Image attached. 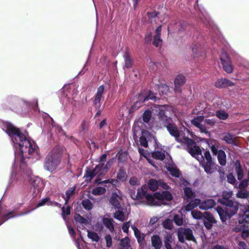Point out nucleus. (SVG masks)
Here are the masks:
<instances>
[{
  "instance_id": "nucleus-34",
  "label": "nucleus",
  "mask_w": 249,
  "mask_h": 249,
  "mask_svg": "<svg viewBox=\"0 0 249 249\" xmlns=\"http://www.w3.org/2000/svg\"><path fill=\"white\" fill-rule=\"evenodd\" d=\"M127 177V176L124 168L121 167L117 175V179L120 181L124 182L126 180Z\"/></svg>"
},
{
  "instance_id": "nucleus-10",
  "label": "nucleus",
  "mask_w": 249,
  "mask_h": 249,
  "mask_svg": "<svg viewBox=\"0 0 249 249\" xmlns=\"http://www.w3.org/2000/svg\"><path fill=\"white\" fill-rule=\"evenodd\" d=\"M173 196L168 191H163L161 192H157L154 193V200L155 204L153 206H160L163 204V201L165 200L167 201L173 199Z\"/></svg>"
},
{
  "instance_id": "nucleus-14",
  "label": "nucleus",
  "mask_w": 249,
  "mask_h": 249,
  "mask_svg": "<svg viewBox=\"0 0 249 249\" xmlns=\"http://www.w3.org/2000/svg\"><path fill=\"white\" fill-rule=\"evenodd\" d=\"M156 108L158 119L165 127L173 122L172 119L165 115L166 109L164 106L158 105Z\"/></svg>"
},
{
  "instance_id": "nucleus-35",
  "label": "nucleus",
  "mask_w": 249,
  "mask_h": 249,
  "mask_svg": "<svg viewBox=\"0 0 249 249\" xmlns=\"http://www.w3.org/2000/svg\"><path fill=\"white\" fill-rule=\"evenodd\" d=\"M217 155V159L219 164L222 166H224L226 164V155L224 151L222 150H219V153Z\"/></svg>"
},
{
  "instance_id": "nucleus-48",
  "label": "nucleus",
  "mask_w": 249,
  "mask_h": 249,
  "mask_svg": "<svg viewBox=\"0 0 249 249\" xmlns=\"http://www.w3.org/2000/svg\"><path fill=\"white\" fill-rule=\"evenodd\" d=\"M178 142L185 143L187 147H192L193 145L196 144V143L192 139L186 137H183L181 140H179Z\"/></svg>"
},
{
  "instance_id": "nucleus-30",
  "label": "nucleus",
  "mask_w": 249,
  "mask_h": 249,
  "mask_svg": "<svg viewBox=\"0 0 249 249\" xmlns=\"http://www.w3.org/2000/svg\"><path fill=\"white\" fill-rule=\"evenodd\" d=\"M152 246L155 249H160L162 247V241L158 235H153L151 237Z\"/></svg>"
},
{
  "instance_id": "nucleus-26",
  "label": "nucleus",
  "mask_w": 249,
  "mask_h": 249,
  "mask_svg": "<svg viewBox=\"0 0 249 249\" xmlns=\"http://www.w3.org/2000/svg\"><path fill=\"white\" fill-rule=\"evenodd\" d=\"M183 192L184 194V199L186 201H189V200L194 199L196 197V192L189 187H184L183 188Z\"/></svg>"
},
{
  "instance_id": "nucleus-47",
  "label": "nucleus",
  "mask_w": 249,
  "mask_h": 249,
  "mask_svg": "<svg viewBox=\"0 0 249 249\" xmlns=\"http://www.w3.org/2000/svg\"><path fill=\"white\" fill-rule=\"evenodd\" d=\"M81 204L83 208L87 211H90L93 208V204L92 202L88 199L83 200L82 201Z\"/></svg>"
},
{
  "instance_id": "nucleus-9",
  "label": "nucleus",
  "mask_w": 249,
  "mask_h": 249,
  "mask_svg": "<svg viewBox=\"0 0 249 249\" xmlns=\"http://www.w3.org/2000/svg\"><path fill=\"white\" fill-rule=\"evenodd\" d=\"M107 173L105 167L104 163H100L97 165L92 170H87L84 175V177L89 178V180L92 179L95 176L98 175L102 176Z\"/></svg>"
},
{
  "instance_id": "nucleus-42",
  "label": "nucleus",
  "mask_w": 249,
  "mask_h": 249,
  "mask_svg": "<svg viewBox=\"0 0 249 249\" xmlns=\"http://www.w3.org/2000/svg\"><path fill=\"white\" fill-rule=\"evenodd\" d=\"M106 192V189L103 187H97L93 188L91 191L92 194L94 196H99L104 194Z\"/></svg>"
},
{
  "instance_id": "nucleus-63",
  "label": "nucleus",
  "mask_w": 249,
  "mask_h": 249,
  "mask_svg": "<svg viewBox=\"0 0 249 249\" xmlns=\"http://www.w3.org/2000/svg\"><path fill=\"white\" fill-rule=\"evenodd\" d=\"M227 181L232 185L236 184V179L233 175L231 173L227 175Z\"/></svg>"
},
{
  "instance_id": "nucleus-27",
  "label": "nucleus",
  "mask_w": 249,
  "mask_h": 249,
  "mask_svg": "<svg viewBox=\"0 0 249 249\" xmlns=\"http://www.w3.org/2000/svg\"><path fill=\"white\" fill-rule=\"evenodd\" d=\"M46 204L48 206H58L59 205V204L58 202L51 201L49 197H46L41 199L39 201L37 204L36 207L38 208L41 206H44Z\"/></svg>"
},
{
  "instance_id": "nucleus-56",
  "label": "nucleus",
  "mask_w": 249,
  "mask_h": 249,
  "mask_svg": "<svg viewBox=\"0 0 249 249\" xmlns=\"http://www.w3.org/2000/svg\"><path fill=\"white\" fill-rule=\"evenodd\" d=\"M241 182L239 183L237 188L239 189L247 190L246 188L249 185V179H244L241 180Z\"/></svg>"
},
{
  "instance_id": "nucleus-1",
  "label": "nucleus",
  "mask_w": 249,
  "mask_h": 249,
  "mask_svg": "<svg viewBox=\"0 0 249 249\" xmlns=\"http://www.w3.org/2000/svg\"><path fill=\"white\" fill-rule=\"evenodd\" d=\"M2 129L11 139L15 149V162L12 166L9 185L20 186L28 180L31 185L37 191L43 187L41 178L33 176L31 169L27 168L25 159L37 152L38 147L35 142L22 134L20 130L9 122L1 124Z\"/></svg>"
},
{
  "instance_id": "nucleus-11",
  "label": "nucleus",
  "mask_w": 249,
  "mask_h": 249,
  "mask_svg": "<svg viewBox=\"0 0 249 249\" xmlns=\"http://www.w3.org/2000/svg\"><path fill=\"white\" fill-rule=\"evenodd\" d=\"M220 60L224 70L228 73L232 72L233 66L231 60L227 53L224 50H222L221 51Z\"/></svg>"
},
{
  "instance_id": "nucleus-3",
  "label": "nucleus",
  "mask_w": 249,
  "mask_h": 249,
  "mask_svg": "<svg viewBox=\"0 0 249 249\" xmlns=\"http://www.w3.org/2000/svg\"><path fill=\"white\" fill-rule=\"evenodd\" d=\"M61 155L62 151L59 147H54L45 159L44 163L45 170L50 172L54 171L61 162Z\"/></svg>"
},
{
  "instance_id": "nucleus-4",
  "label": "nucleus",
  "mask_w": 249,
  "mask_h": 249,
  "mask_svg": "<svg viewBox=\"0 0 249 249\" xmlns=\"http://www.w3.org/2000/svg\"><path fill=\"white\" fill-rule=\"evenodd\" d=\"M44 117V124L41 125L42 133L52 134L54 131L59 135H65L62 127L56 124L53 118L48 114L45 113Z\"/></svg>"
},
{
  "instance_id": "nucleus-64",
  "label": "nucleus",
  "mask_w": 249,
  "mask_h": 249,
  "mask_svg": "<svg viewBox=\"0 0 249 249\" xmlns=\"http://www.w3.org/2000/svg\"><path fill=\"white\" fill-rule=\"evenodd\" d=\"M71 213V207L68 206L66 208V209L64 207H63L62 208V215L63 216V217L64 219H65V215H70Z\"/></svg>"
},
{
  "instance_id": "nucleus-53",
  "label": "nucleus",
  "mask_w": 249,
  "mask_h": 249,
  "mask_svg": "<svg viewBox=\"0 0 249 249\" xmlns=\"http://www.w3.org/2000/svg\"><path fill=\"white\" fill-rule=\"evenodd\" d=\"M172 242V236L170 235H166L164 238V246L166 249H173L170 244Z\"/></svg>"
},
{
  "instance_id": "nucleus-23",
  "label": "nucleus",
  "mask_w": 249,
  "mask_h": 249,
  "mask_svg": "<svg viewBox=\"0 0 249 249\" xmlns=\"http://www.w3.org/2000/svg\"><path fill=\"white\" fill-rule=\"evenodd\" d=\"M188 203L184 207V210L186 212L192 211L194 209L200 206L201 200L199 198H194L189 201H186Z\"/></svg>"
},
{
  "instance_id": "nucleus-60",
  "label": "nucleus",
  "mask_w": 249,
  "mask_h": 249,
  "mask_svg": "<svg viewBox=\"0 0 249 249\" xmlns=\"http://www.w3.org/2000/svg\"><path fill=\"white\" fill-rule=\"evenodd\" d=\"M128 194L132 199L134 200H138V192L137 193V194L135 193L134 188H129L128 189Z\"/></svg>"
},
{
  "instance_id": "nucleus-31",
  "label": "nucleus",
  "mask_w": 249,
  "mask_h": 249,
  "mask_svg": "<svg viewBox=\"0 0 249 249\" xmlns=\"http://www.w3.org/2000/svg\"><path fill=\"white\" fill-rule=\"evenodd\" d=\"M157 99H159V98L156 96V94L151 90H149L147 95H145L144 97H139V101L142 102V103L149 100L156 101Z\"/></svg>"
},
{
  "instance_id": "nucleus-52",
  "label": "nucleus",
  "mask_w": 249,
  "mask_h": 249,
  "mask_svg": "<svg viewBox=\"0 0 249 249\" xmlns=\"http://www.w3.org/2000/svg\"><path fill=\"white\" fill-rule=\"evenodd\" d=\"M74 219L76 222H79L82 224L87 225L88 224V220L84 217L82 216L79 214H76L74 215Z\"/></svg>"
},
{
  "instance_id": "nucleus-43",
  "label": "nucleus",
  "mask_w": 249,
  "mask_h": 249,
  "mask_svg": "<svg viewBox=\"0 0 249 249\" xmlns=\"http://www.w3.org/2000/svg\"><path fill=\"white\" fill-rule=\"evenodd\" d=\"M152 117V112L151 110H146L142 115V119L144 123L147 124L149 122Z\"/></svg>"
},
{
  "instance_id": "nucleus-24",
  "label": "nucleus",
  "mask_w": 249,
  "mask_h": 249,
  "mask_svg": "<svg viewBox=\"0 0 249 249\" xmlns=\"http://www.w3.org/2000/svg\"><path fill=\"white\" fill-rule=\"evenodd\" d=\"M234 83L226 78H221L218 79L215 83V86L219 89L224 88L228 87H232Z\"/></svg>"
},
{
  "instance_id": "nucleus-51",
  "label": "nucleus",
  "mask_w": 249,
  "mask_h": 249,
  "mask_svg": "<svg viewBox=\"0 0 249 249\" xmlns=\"http://www.w3.org/2000/svg\"><path fill=\"white\" fill-rule=\"evenodd\" d=\"M167 170L172 176L176 178L179 177L180 173L178 169L172 166H169L167 168Z\"/></svg>"
},
{
  "instance_id": "nucleus-61",
  "label": "nucleus",
  "mask_w": 249,
  "mask_h": 249,
  "mask_svg": "<svg viewBox=\"0 0 249 249\" xmlns=\"http://www.w3.org/2000/svg\"><path fill=\"white\" fill-rule=\"evenodd\" d=\"M162 39L160 38V36H154V40L153 41V44L156 47H159L161 43Z\"/></svg>"
},
{
  "instance_id": "nucleus-50",
  "label": "nucleus",
  "mask_w": 249,
  "mask_h": 249,
  "mask_svg": "<svg viewBox=\"0 0 249 249\" xmlns=\"http://www.w3.org/2000/svg\"><path fill=\"white\" fill-rule=\"evenodd\" d=\"M102 96V95L97 93H96L95 95L94 99L93 101V105L96 109L100 108L101 107V100Z\"/></svg>"
},
{
  "instance_id": "nucleus-25",
  "label": "nucleus",
  "mask_w": 249,
  "mask_h": 249,
  "mask_svg": "<svg viewBox=\"0 0 249 249\" xmlns=\"http://www.w3.org/2000/svg\"><path fill=\"white\" fill-rule=\"evenodd\" d=\"M216 204V203L213 199H208L201 202L199 208L202 210H206L213 208Z\"/></svg>"
},
{
  "instance_id": "nucleus-8",
  "label": "nucleus",
  "mask_w": 249,
  "mask_h": 249,
  "mask_svg": "<svg viewBox=\"0 0 249 249\" xmlns=\"http://www.w3.org/2000/svg\"><path fill=\"white\" fill-rule=\"evenodd\" d=\"M148 187L146 185H143L138 189V200L145 198L146 200L147 204L149 206H153L155 204L154 200V194L153 195L148 192Z\"/></svg>"
},
{
  "instance_id": "nucleus-16",
  "label": "nucleus",
  "mask_w": 249,
  "mask_h": 249,
  "mask_svg": "<svg viewBox=\"0 0 249 249\" xmlns=\"http://www.w3.org/2000/svg\"><path fill=\"white\" fill-rule=\"evenodd\" d=\"M194 7L196 10L197 9L199 11V17L200 20L205 24H209L210 26L212 25V21L208 14L207 12L202 6L199 7L197 4V5H195Z\"/></svg>"
},
{
  "instance_id": "nucleus-19",
  "label": "nucleus",
  "mask_w": 249,
  "mask_h": 249,
  "mask_svg": "<svg viewBox=\"0 0 249 249\" xmlns=\"http://www.w3.org/2000/svg\"><path fill=\"white\" fill-rule=\"evenodd\" d=\"M204 116H197L192 119L191 120V123L195 126L199 128L201 132L207 133H208L207 128L201 124V123L204 121Z\"/></svg>"
},
{
  "instance_id": "nucleus-58",
  "label": "nucleus",
  "mask_w": 249,
  "mask_h": 249,
  "mask_svg": "<svg viewBox=\"0 0 249 249\" xmlns=\"http://www.w3.org/2000/svg\"><path fill=\"white\" fill-rule=\"evenodd\" d=\"M163 227L167 230H172L173 227V222L170 219H166L163 222Z\"/></svg>"
},
{
  "instance_id": "nucleus-46",
  "label": "nucleus",
  "mask_w": 249,
  "mask_h": 249,
  "mask_svg": "<svg viewBox=\"0 0 249 249\" xmlns=\"http://www.w3.org/2000/svg\"><path fill=\"white\" fill-rule=\"evenodd\" d=\"M151 155L154 159L160 160H163L165 157L164 153L160 151H154Z\"/></svg>"
},
{
  "instance_id": "nucleus-15",
  "label": "nucleus",
  "mask_w": 249,
  "mask_h": 249,
  "mask_svg": "<svg viewBox=\"0 0 249 249\" xmlns=\"http://www.w3.org/2000/svg\"><path fill=\"white\" fill-rule=\"evenodd\" d=\"M122 200V194L120 190H117V192L112 193L109 199L110 204L115 209L117 210L123 209L121 204Z\"/></svg>"
},
{
  "instance_id": "nucleus-38",
  "label": "nucleus",
  "mask_w": 249,
  "mask_h": 249,
  "mask_svg": "<svg viewBox=\"0 0 249 249\" xmlns=\"http://www.w3.org/2000/svg\"><path fill=\"white\" fill-rule=\"evenodd\" d=\"M156 88L158 89L160 94H165L169 90L168 86L164 84H156Z\"/></svg>"
},
{
  "instance_id": "nucleus-45",
  "label": "nucleus",
  "mask_w": 249,
  "mask_h": 249,
  "mask_svg": "<svg viewBox=\"0 0 249 249\" xmlns=\"http://www.w3.org/2000/svg\"><path fill=\"white\" fill-rule=\"evenodd\" d=\"M215 221L213 216L209 218H205L203 220V224L207 229L212 228L213 223H215Z\"/></svg>"
},
{
  "instance_id": "nucleus-28",
  "label": "nucleus",
  "mask_w": 249,
  "mask_h": 249,
  "mask_svg": "<svg viewBox=\"0 0 249 249\" xmlns=\"http://www.w3.org/2000/svg\"><path fill=\"white\" fill-rule=\"evenodd\" d=\"M234 169L237 174V179L241 180L243 179L244 177V171L242 168L240 162L239 160H236L234 165Z\"/></svg>"
},
{
  "instance_id": "nucleus-49",
  "label": "nucleus",
  "mask_w": 249,
  "mask_h": 249,
  "mask_svg": "<svg viewBox=\"0 0 249 249\" xmlns=\"http://www.w3.org/2000/svg\"><path fill=\"white\" fill-rule=\"evenodd\" d=\"M216 117L220 120H225L229 117V114L224 110H218L215 112Z\"/></svg>"
},
{
  "instance_id": "nucleus-2",
  "label": "nucleus",
  "mask_w": 249,
  "mask_h": 249,
  "mask_svg": "<svg viewBox=\"0 0 249 249\" xmlns=\"http://www.w3.org/2000/svg\"><path fill=\"white\" fill-rule=\"evenodd\" d=\"M223 201V204L222 205L225 206V207L223 209L220 207H217L216 211L221 220L224 222L237 213L239 204L234 200H224Z\"/></svg>"
},
{
  "instance_id": "nucleus-44",
  "label": "nucleus",
  "mask_w": 249,
  "mask_h": 249,
  "mask_svg": "<svg viewBox=\"0 0 249 249\" xmlns=\"http://www.w3.org/2000/svg\"><path fill=\"white\" fill-rule=\"evenodd\" d=\"M122 210L123 209L118 210L114 213L113 215L114 218L122 222L124 221L125 220L124 213Z\"/></svg>"
},
{
  "instance_id": "nucleus-57",
  "label": "nucleus",
  "mask_w": 249,
  "mask_h": 249,
  "mask_svg": "<svg viewBox=\"0 0 249 249\" xmlns=\"http://www.w3.org/2000/svg\"><path fill=\"white\" fill-rule=\"evenodd\" d=\"M191 214L193 218L195 219H201L203 217V213L198 211H193Z\"/></svg>"
},
{
  "instance_id": "nucleus-55",
  "label": "nucleus",
  "mask_w": 249,
  "mask_h": 249,
  "mask_svg": "<svg viewBox=\"0 0 249 249\" xmlns=\"http://www.w3.org/2000/svg\"><path fill=\"white\" fill-rule=\"evenodd\" d=\"M118 154V161L119 164L124 162L127 159V155L126 152L119 153Z\"/></svg>"
},
{
  "instance_id": "nucleus-32",
  "label": "nucleus",
  "mask_w": 249,
  "mask_h": 249,
  "mask_svg": "<svg viewBox=\"0 0 249 249\" xmlns=\"http://www.w3.org/2000/svg\"><path fill=\"white\" fill-rule=\"evenodd\" d=\"M102 221L104 225L111 232L114 231L113 220L112 218H103Z\"/></svg>"
},
{
  "instance_id": "nucleus-13",
  "label": "nucleus",
  "mask_w": 249,
  "mask_h": 249,
  "mask_svg": "<svg viewBox=\"0 0 249 249\" xmlns=\"http://www.w3.org/2000/svg\"><path fill=\"white\" fill-rule=\"evenodd\" d=\"M178 241L182 243L184 242L185 239L196 242L193 231L190 228L179 229L178 231Z\"/></svg>"
},
{
  "instance_id": "nucleus-41",
  "label": "nucleus",
  "mask_w": 249,
  "mask_h": 249,
  "mask_svg": "<svg viewBox=\"0 0 249 249\" xmlns=\"http://www.w3.org/2000/svg\"><path fill=\"white\" fill-rule=\"evenodd\" d=\"M232 195V192L231 191H225L223 192L222 195V197L219 200V202L220 204H223V200H232V199H230V198L231 197Z\"/></svg>"
},
{
  "instance_id": "nucleus-12",
  "label": "nucleus",
  "mask_w": 249,
  "mask_h": 249,
  "mask_svg": "<svg viewBox=\"0 0 249 249\" xmlns=\"http://www.w3.org/2000/svg\"><path fill=\"white\" fill-rule=\"evenodd\" d=\"M19 207L20 205L18 204L17 206H15L14 208L12 210L6 211V213H4L1 218V222L0 223V226L1 224H3L5 221L8 220V219L28 214L33 210H31L24 213H21L18 214H16L17 211L19 208Z\"/></svg>"
},
{
  "instance_id": "nucleus-17",
  "label": "nucleus",
  "mask_w": 249,
  "mask_h": 249,
  "mask_svg": "<svg viewBox=\"0 0 249 249\" xmlns=\"http://www.w3.org/2000/svg\"><path fill=\"white\" fill-rule=\"evenodd\" d=\"M203 39L202 36L196 37V42L192 46L194 57L201 55L203 51Z\"/></svg>"
},
{
  "instance_id": "nucleus-40",
  "label": "nucleus",
  "mask_w": 249,
  "mask_h": 249,
  "mask_svg": "<svg viewBox=\"0 0 249 249\" xmlns=\"http://www.w3.org/2000/svg\"><path fill=\"white\" fill-rule=\"evenodd\" d=\"M236 196L238 198L247 199L249 197V193L247 190L239 189L236 194Z\"/></svg>"
},
{
  "instance_id": "nucleus-7",
  "label": "nucleus",
  "mask_w": 249,
  "mask_h": 249,
  "mask_svg": "<svg viewBox=\"0 0 249 249\" xmlns=\"http://www.w3.org/2000/svg\"><path fill=\"white\" fill-rule=\"evenodd\" d=\"M200 165L204 168V171L207 174H211L213 173V162L209 151H205L204 156L201 155L199 160Z\"/></svg>"
},
{
  "instance_id": "nucleus-5",
  "label": "nucleus",
  "mask_w": 249,
  "mask_h": 249,
  "mask_svg": "<svg viewBox=\"0 0 249 249\" xmlns=\"http://www.w3.org/2000/svg\"><path fill=\"white\" fill-rule=\"evenodd\" d=\"M6 102L9 104L18 103L23 106L27 110L31 107H38V101L36 99H34L32 102H29L23 98H20L18 96L10 95L7 97Z\"/></svg>"
},
{
  "instance_id": "nucleus-62",
  "label": "nucleus",
  "mask_w": 249,
  "mask_h": 249,
  "mask_svg": "<svg viewBox=\"0 0 249 249\" xmlns=\"http://www.w3.org/2000/svg\"><path fill=\"white\" fill-rule=\"evenodd\" d=\"M106 240L107 247L108 248H110L112 245V237L110 234H107L105 237Z\"/></svg>"
},
{
  "instance_id": "nucleus-37",
  "label": "nucleus",
  "mask_w": 249,
  "mask_h": 249,
  "mask_svg": "<svg viewBox=\"0 0 249 249\" xmlns=\"http://www.w3.org/2000/svg\"><path fill=\"white\" fill-rule=\"evenodd\" d=\"M173 220L174 223L178 226H182L184 222L182 214H175L173 216Z\"/></svg>"
},
{
  "instance_id": "nucleus-59",
  "label": "nucleus",
  "mask_w": 249,
  "mask_h": 249,
  "mask_svg": "<svg viewBox=\"0 0 249 249\" xmlns=\"http://www.w3.org/2000/svg\"><path fill=\"white\" fill-rule=\"evenodd\" d=\"M135 237L136 238L139 244H142L145 240V235L143 233H141L140 231L137 234H134Z\"/></svg>"
},
{
  "instance_id": "nucleus-39",
  "label": "nucleus",
  "mask_w": 249,
  "mask_h": 249,
  "mask_svg": "<svg viewBox=\"0 0 249 249\" xmlns=\"http://www.w3.org/2000/svg\"><path fill=\"white\" fill-rule=\"evenodd\" d=\"M124 58L125 62L124 67L127 69L131 67L133 62L129 53L127 52L125 53L124 54Z\"/></svg>"
},
{
  "instance_id": "nucleus-21",
  "label": "nucleus",
  "mask_w": 249,
  "mask_h": 249,
  "mask_svg": "<svg viewBox=\"0 0 249 249\" xmlns=\"http://www.w3.org/2000/svg\"><path fill=\"white\" fill-rule=\"evenodd\" d=\"M221 140L225 142L227 144H231L235 146H238L236 137L235 135H232L231 133H225L221 138Z\"/></svg>"
},
{
  "instance_id": "nucleus-29",
  "label": "nucleus",
  "mask_w": 249,
  "mask_h": 249,
  "mask_svg": "<svg viewBox=\"0 0 249 249\" xmlns=\"http://www.w3.org/2000/svg\"><path fill=\"white\" fill-rule=\"evenodd\" d=\"M185 82V78L183 75H178L174 81L175 90L176 91L179 90V88Z\"/></svg>"
},
{
  "instance_id": "nucleus-54",
  "label": "nucleus",
  "mask_w": 249,
  "mask_h": 249,
  "mask_svg": "<svg viewBox=\"0 0 249 249\" xmlns=\"http://www.w3.org/2000/svg\"><path fill=\"white\" fill-rule=\"evenodd\" d=\"M120 245L126 248L127 249L130 248V243L129 238L127 237L122 239L120 242Z\"/></svg>"
},
{
  "instance_id": "nucleus-18",
  "label": "nucleus",
  "mask_w": 249,
  "mask_h": 249,
  "mask_svg": "<svg viewBox=\"0 0 249 249\" xmlns=\"http://www.w3.org/2000/svg\"><path fill=\"white\" fill-rule=\"evenodd\" d=\"M153 139L156 141L155 137L147 130L142 129L141 136L140 137V142L141 146L144 147H148V142Z\"/></svg>"
},
{
  "instance_id": "nucleus-22",
  "label": "nucleus",
  "mask_w": 249,
  "mask_h": 249,
  "mask_svg": "<svg viewBox=\"0 0 249 249\" xmlns=\"http://www.w3.org/2000/svg\"><path fill=\"white\" fill-rule=\"evenodd\" d=\"M165 127H166L170 134L171 136L174 137L176 140L177 142H178L180 134L176 125L174 123H173V122H172L169 124V125H167Z\"/></svg>"
},
{
  "instance_id": "nucleus-20",
  "label": "nucleus",
  "mask_w": 249,
  "mask_h": 249,
  "mask_svg": "<svg viewBox=\"0 0 249 249\" xmlns=\"http://www.w3.org/2000/svg\"><path fill=\"white\" fill-rule=\"evenodd\" d=\"M187 150L193 157L199 160V156L202 155V151L199 146L195 144L193 146L187 147Z\"/></svg>"
},
{
  "instance_id": "nucleus-36",
  "label": "nucleus",
  "mask_w": 249,
  "mask_h": 249,
  "mask_svg": "<svg viewBox=\"0 0 249 249\" xmlns=\"http://www.w3.org/2000/svg\"><path fill=\"white\" fill-rule=\"evenodd\" d=\"M87 236L90 239L92 242H98L100 240V237L95 232L93 231H90L87 230Z\"/></svg>"
},
{
  "instance_id": "nucleus-33",
  "label": "nucleus",
  "mask_w": 249,
  "mask_h": 249,
  "mask_svg": "<svg viewBox=\"0 0 249 249\" xmlns=\"http://www.w3.org/2000/svg\"><path fill=\"white\" fill-rule=\"evenodd\" d=\"M148 187V190L153 192L156 191L159 187V181L155 179H150L147 185Z\"/></svg>"
},
{
  "instance_id": "nucleus-6",
  "label": "nucleus",
  "mask_w": 249,
  "mask_h": 249,
  "mask_svg": "<svg viewBox=\"0 0 249 249\" xmlns=\"http://www.w3.org/2000/svg\"><path fill=\"white\" fill-rule=\"evenodd\" d=\"M200 165L204 168V171L207 174H211L213 173V162L209 151H205L204 156L201 155L199 160Z\"/></svg>"
}]
</instances>
